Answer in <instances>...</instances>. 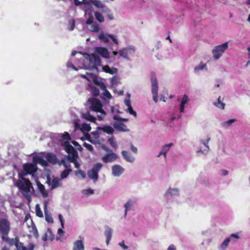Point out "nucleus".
I'll use <instances>...</instances> for the list:
<instances>
[{
  "label": "nucleus",
  "mask_w": 250,
  "mask_h": 250,
  "mask_svg": "<svg viewBox=\"0 0 250 250\" xmlns=\"http://www.w3.org/2000/svg\"><path fill=\"white\" fill-rule=\"evenodd\" d=\"M21 180H18L15 184L21 192L24 195L27 199L28 203L31 201V196L30 194V189L33 188L32 184L28 179L23 178Z\"/></svg>",
  "instance_id": "f257e3e1"
},
{
  "label": "nucleus",
  "mask_w": 250,
  "mask_h": 250,
  "mask_svg": "<svg viewBox=\"0 0 250 250\" xmlns=\"http://www.w3.org/2000/svg\"><path fill=\"white\" fill-rule=\"evenodd\" d=\"M88 102L90 104V109L100 113V115H98V118L99 121L102 120L105 115V112L103 109V104L101 101L96 98H92L88 99Z\"/></svg>",
  "instance_id": "f03ea898"
},
{
  "label": "nucleus",
  "mask_w": 250,
  "mask_h": 250,
  "mask_svg": "<svg viewBox=\"0 0 250 250\" xmlns=\"http://www.w3.org/2000/svg\"><path fill=\"white\" fill-rule=\"evenodd\" d=\"M38 170L37 166H35L34 163H27L23 164L22 170L19 173L18 176L20 178H25L28 175H33Z\"/></svg>",
  "instance_id": "7ed1b4c3"
},
{
  "label": "nucleus",
  "mask_w": 250,
  "mask_h": 250,
  "mask_svg": "<svg viewBox=\"0 0 250 250\" xmlns=\"http://www.w3.org/2000/svg\"><path fill=\"white\" fill-rule=\"evenodd\" d=\"M150 81L151 83V92L153 95V100L155 102H158V83L155 74L151 73Z\"/></svg>",
  "instance_id": "20e7f679"
},
{
  "label": "nucleus",
  "mask_w": 250,
  "mask_h": 250,
  "mask_svg": "<svg viewBox=\"0 0 250 250\" xmlns=\"http://www.w3.org/2000/svg\"><path fill=\"white\" fill-rule=\"evenodd\" d=\"M228 48V43L225 42L221 45L215 46L212 51L214 59H219Z\"/></svg>",
  "instance_id": "39448f33"
},
{
  "label": "nucleus",
  "mask_w": 250,
  "mask_h": 250,
  "mask_svg": "<svg viewBox=\"0 0 250 250\" xmlns=\"http://www.w3.org/2000/svg\"><path fill=\"white\" fill-rule=\"evenodd\" d=\"M103 165L100 163L95 164L91 169L87 171L88 176L94 182L96 181L98 178V172L102 167Z\"/></svg>",
  "instance_id": "423d86ee"
},
{
  "label": "nucleus",
  "mask_w": 250,
  "mask_h": 250,
  "mask_svg": "<svg viewBox=\"0 0 250 250\" xmlns=\"http://www.w3.org/2000/svg\"><path fill=\"white\" fill-rule=\"evenodd\" d=\"M10 230V224L6 219L0 220V232L3 235H8Z\"/></svg>",
  "instance_id": "0eeeda50"
},
{
  "label": "nucleus",
  "mask_w": 250,
  "mask_h": 250,
  "mask_svg": "<svg viewBox=\"0 0 250 250\" xmlns=\"http://www.w3.org/2000/svg\"><path fill=\"white\" fill-rule=\"evenodd\" d=\"M46 182L48 185L51 186V189L60 187L62 185L61 179H59L58 177H54L51 180L50 177L48 176Z\"/></svg>",
  "instance_id": "6e6552de"
},
{
  "label": "nucleus",
  "mask_w": 250,
  "mask_h": 250,
  "mask_svg": "<svg viewBox=\"0 0 250 250\" xmlns=\"http://www.w3.org/2000/svg\"><path fill=\"white\" fill-rule=\"evenodd\" d=\"M63 146L64 147L65 150L68 154V155L76 157L78 154L77 151L74 147L70 144L69 142L65 141L63 144Z\"/></svg>",
  "instance_id": "1a4fd4ad"
},
{
  "label": "nucleus",
  "mask_w": 250,
  "mask_h": 250,
  "mask_svg": "<svg viewBox=\"0 0 250 250\" xmlns=\"http://www.w3.org/2000/svg\"><path fill=\"white\" fill-rule=\"evenodd\" d=\"M87 56L86 59H88L89 62L94 66H99L101 64V60L98 55L95 54H91V55L86 54Z\"/></svg>",
  "instance_id": "9d476101"
},
{
  "label": "nucleus",
  "mask_w": 250,
  "mask_h": 250,
  "mask_svg": "<svg viewBox=\"0 0 250 250\" xmlns=\"http://www.w3.org/2000/svg\"><path fill=\"white\" fill-rule=\"evenodd\" d=\"M8 235H2L1 237L3 241L6 242L10 246L14 245L17 249V245L21 244V242L19 241V239L17 237L15 238H10L8 237Z\"/></svg>",
  "instance_id": "9b49d317"
},
{
  "label": "nucleus",
  "mask_w": 250,
  "mask_h": 250,
  "mask_svg": "<svg viewBox=\"0 0 250 250\" xmlns=\"http://www.w3.org/2000/svg\"><path fill=\"white\" fill-rule=\"evenodd\" d=\"M118 158V156L115 153L111 152L106 154L103 157L102 160L105 163L112 162L116 161Z\"/></svg>",
  "instance_id": "f8f14e48"
},
{
  "label": "nucleus",
  "mask_w": 250,
  "mask_h": 250,
  "mask_svg": "<svg viewBox=\"0 0 250 250\" xmlns=\"http://www.w3.org/2000/svg\"><path fill=\"white\" fill-rule=\"evenodd\" d=\"M135 50L131 47L122 48L119 51L120 56L123 58L128 59V55L134 53Z\"/></svg>",
  "instance_id": "ddd939ff"
},
{
  "label": "nucleus",
  "mask_w": 250,
  "mask_h": 250,
  "mask_svg": "<svg viewBox=\"0 0 250 250\" xmlns=\"http://www.w3.org/2000/svg\"><path fill=\"white\" fill-rule=\"evenodd\" d=\"M124 168L119 165H115L112 167V174L114 176L118 177L124 171Z\"/></svg>",
  "instance_id": "4468645a"
},
{
  "label": "nucleus",
  "mask_w": 250,
  "mask_h": 250,
  "mask_svg": "<svg viewBox=\"0 0 250 250\" xmlns=\"http://www.w3.org/2000/svg\"><path fill=\"white\" fill-rule=\"evenodd\" d=\"M45 158L46 159L47 162L53 165L57 164L58 162V159L56 155L51 152L47 153Z\"/></svg>",
  "instance_id": "2eb2a0df"
},
{
  "label": "nucleus",
  "mask_w": 250,
  "mask_h": 250,
  "mask_svg": "<svg viewBox=\"0 0 250 250\" xmlns=\"http://www.w3.org/2000/svg\"><path fill=\"white\" fill-rule=\"evenodd\" d=\"M35 245L33 243H29L28 245L25 246L23 243L18 244L17 245V249L15 250H34Z\"/></svg>",
  "instance_id": "dca6fc26"
},
{
  "label": "nucleus",
  "mask_w": 250,
  "mask_h": 250,
  "mask_svg": "<svg viewBox=\"0 0 250 250\" xmlns=\"http://www.w3.org/2000/svg\"><path fill=\"white\" fill-rule=\"evenodd\" d=\"M33 162L35 164V166H37L38 164L43 167H47L48 166L47 162L44 160L42 157L39 156H34Z\"/></svg>",
  "instance_id": "f3484780"
},
{
  "label": "nucleus",
  "mask_w": 250,
  "mask_h": 250,
  "mask_svg": "<svg viewBox=\"0 0 250 250\" xmlns=\"http://www.w3.org/2000/svg\"><path fill=\"white\" fill-rule=\"evenodd\" d=\"M84 243L82 240H78L74 242L72 250H84Z\"/></svg>",
  "instance_id": "a211bd4d"
},
{
  "label": "nucleus",
  "mask_w": 250,
  "mask_h": 250,
  "mask_svg": "<svg viewBox=\"0 0 250 250\" xmlns=\"http://www.w3.org/2000/svg\"><path fill=\"white\" fill-rule=\"evenodd\" d=\"M96 51L104 58L108 59L109 58V53L106 48L98 47L96 48Z\"/></svg>",
  "instance_id": "6ab92c4d"
},
{
  "label": "nucleus",
  "mask_w": 250,
  "mask_h": 250,
  "mask_svg": "<svg viewBox=\"0 0 250 250\" xmlns=\"http://www.w3.org/2000/svg\"><path fill=\"white\" fill-rule=\"evenodd\" d=\"M113 127L117 130L120 131L126 132V131H129V130L127 128L126 125L125 124L122 123H114L113 124Z\"/></svg>",
  "instance_id": "aec40b11"
},
{
  "label": "nucleus",
  "mask_w": 250,
  "mask_h": 250,
  "mask_svg": "<svg viewBox=\"0 0 250 250\" xmlns=\"http://www.w3.org/2000/svg\"><path fill=\"white\" fill-rule=\"evenodd\" d=\"M97 129L102 130L104 132L110 135L113 134L114 132V128L108 125H104L102 127H98Z\"/></svg>",
  "instance_id": "412c9836"
},
{
  "label": "nucleus",
  "mask_w": 250,
  "mask_h": 250,
  "mask_svg": "<svg viewBox=\"0 0 250 250\" xmlns=\"http://www.w3.org/2000/svg\"><path fill=\"white\" fill-rule=\"evenodd\" d=\"M37 185L38 186V189L41 193L42 196L44 198L47 197L48 196V193L45 190L44 185L41 184L40 181L37 182Z\"/></svg>",
  "instance_id": "4be33fe9"
},
{
  "label": "nucleus",
  "mask_w": 250,
  "mask_h": 250,
  "mask_svg": "<svg viewBox=\"0 0 250 250\" xmlns=\"http://www.w3.org/2000/svg\"><path fill=\"white\" fill-rule=\"evenodd\" d=\"M113 230L109 227H107L104 231V235L106 237V243L108 245L112 236Z\"/></svg>",
  "instance_id": "5701e85b"
},
{
  "label": "nucleus",
  "mask_w": 250,
  "mask_h": 250,
  "mask_svg": "<svg viewBox=\"0 0 250 250\" xmlns=\"http://www.w3.org/2000/svg\"><path fill=\"white\" fill-rule=\"evenodd\" d=\"M173 145V144L172 143H170L164 145L162 147V150L158 155V157H159L161 155H164V157L166 158L167 153L169 151L170 146H172Z\"/></svg>",
  "instance_id": "b1692460"
},
{
  "label": "nucleus",
  "mask_w": 250,
  "mask_h": 250,
  "mask_svg": "<svg viewBox=\"0 0 250 250\" xmlns=\"http://www.w3.org/2000/svg\"><path fill=\"white\" fill-rule=\"evenodd\" d=\"M42 239L44 241H52L54 239V235L50 229H48L46 232L42 237Z\"/></svg>",
  "instance_id": "393cba45"
},
{
  "label": "nucleus",
  "mask_w": 250,
  "mask_h": 250,
  "mask_svg": "<svg viewBox=\"0 0 250 250\" xmlns=\"http://www.w3.org/2000/svg\"><path fill=\"white\" fill-rule=\"evenodd\" d=\"M122 154L124 158L128 162L133 163L135 160V158L126 151H123Z\"/></svg>",
  "instance_id": "a878e982"
},
{
  "label": "nucleus",
  "mask_w": 250,
  "mask_h": 250,
  "mask_svg": "<svg viewBox=\"0 0 250 250\" xmlns=\"http://www.w3.org/2000/svg\"><path fill=\"white\" fill-rule=\"evenodd\" d=\"M44 212L45 217V220L49 223H53V220L50 214H49L47 208V204H44Z\"/></svg>",
  "instance_id": "bb28decb"
},
{
  "label": "nucleus",
  "mask_w": 250,
  "mask_h": 250,
  "mask_svg": "<svg viewBox=\"0 0 250 250\" xmlns=\"http://www.w3.org/2000/svg\"><path fill=\"white\" fill-rule=\"evenodd\" d=\"M88 1L89 2V5L92 4L98 8H102L104 9L105 7V5L100 0H89Z\"/></svg>",
  "instance_id": "cd10ccee"
},
{
  "label": "nucleus",
  "mask_w": 250,
  "mask_h": 250,
  "mask_svg": "<svg viewBox=\"0 0 250 250\" xmlns=\"http://www.w3.org/2000/svg\"><path fill=\"white\" fill-rule=\"evenodd\" d=\"M78 158V154L77 156H71L70 155H68L67 159L68 160L74 164L75 167L76 168H79L80 167V164L77 161V158Z\"/></svg>",
  "instance_id": "c85d7f7f"
},
{
  "label": "nucleus",
  "mask_w": 250,
  "mask_h": 250,
  "mask_svg": "<svg viewBox=\"0 0 250 250\" xmlns=\"http://www.w3.org/2000/svg\"><path fill=\"white\" fill-rule=\"evenodd\" d=\"M230 242V239L226 238L218 247V250H226L229 247V243Z\"/></svg>",
  "instance_id": "c756f323"
},
{
  "label": "nucleus",
  "mask_w": 250,
  "mask_h": 250,
  "mask_svg": "<svg viewBox=\"0 0 250 250\" xmlns=\"http://www.w3.org/2000/svg\"><path fill=\"white\" fill-rule=\"evenodd\" d=\"M83 117L84 119L92 123H96V119L91 115L89 112H86L83 114Z\"/></svg>",
  "instance_id": "7c9ffc66"
},
{
  "label": "nucleus",
  "mask_w": 250,
  "mask_h": 250,
  "mask_svg": "<svg viewBox=\"0 0 250 250\" xmlns=\"http://www.w3.org/2000/svg\"><path fill=\"white\" fill-rule=\"evenodd\" d=\"M103 69L105 72L110 74H114L117 72V69L116 68H110L107 65L104 66Z\"/></svg>",
  "instance_id": "2f4dec72"
},
{
  "label": "nucleus",
  "mask_w": 250,
  "mask_h": 250,
  "mask_svg": "<svg viewBox=\"0 0 250 250\" xmlns=\"http://www.w3.org/2000/svg\"><path fill=\"white\" fill-rule=\"evenodd\" d=\"M102 12L105 14L109 20H113L114 17L113 14L112 13L111 11L109 8L106 7V6L105 7V8L103 9Z\"/></svg>",
  "instance_id": "473e14b6"
},
{
  "label": "nucleus",
  "mask_w": 250,
  "mask_h": 250,
  "mask_svg": "<svg viewBox=\"0 0 250 250\" xmlns=\"http://www.w3.org/2000/svg\"><path fill=\"white\" fill-rule=\"evenodd\" d=\"M89 30L91 32H97L99 31L100 28L98 24L96 22H94L91 24L89 28Z\"/></svg>",
  "instance_id": "72a5a7b5"
},
{
  "label": "nucleus",
  "mask_w": 250,
  "mask_h": 250,
  "mask_svg": "<svg viewBox=\"0 0 250 250\" xmlns=\"http://www.w3.org/2000/svg\"><path fill=\"white\" fill-rule=\"evenodd\" d=\"M179 190L176 188H169L167 191V194H170V195H176L179 194Z\"/></svg>",
  "instance_id": "f704fd0d"
},
{
  "label": "nucleus",
  "mask_w": 250,
  "mask_h": 250,
  "mask_svg": "<svg viewBox=\"0 0 250 250\" xmlns=\"http://www.w3.org/2000/svg\"><path fill=\"white\" fill-rule=\"evenodd\" d=\"M74 4L76 6H79L83 4L89 6V2L87 0H74Z\"/></svg>",
  "instance_id": "c9c22d12"
},
{
  "label": "nucleus",
  "mask_w": 250,
  "mask_h": 250,
  "mask_svg": "<svg viewBox=\"0 0 250 250\" xmlns=\"http://www.w3.org/2000/svg\"><path fill=\"white\" fill-rule=\"evenodd\" d=\"M72 171L71 168L64 169L61 174V179H62L66 178Z\"/></svg>",
  "instance_id": "e433bc0d"
},
{
  "label": "nucleus",
  "mask_w": 250,
  "mask_h": 250,
  "mask_svg": "<svg viewBox=\"0 0 250 250\" xmlns=\"http://www.w3.org/2000/svg\"><path fill=\"white\" fill-rule=\"evenodd\" d=\"M214 104L217 107L224 109L225 108V104L221 101V97H219L217 102L214 103Z\"/></svg>",
  "instance_id": "4c0bfd02"
},
{
  "label": "nucleus",
  "mask_w": 250,
  "mask_h": 250,
  "mask_svg": "<svg viewBox=\"0 0 250 250\" xmlns=\"http://www.w3.org/2000/svg\"><path fill=\"white\" fill-rule=\"evenodd\" d=\"M96 19L100 22L104 21V18L103 16L99 12L96 11L94 13Z\"/></svg>",
  "instance_id": "58836bf2"
},
{
  "label": "nucleus",
  "mask_w": 250,
  "mask_h": 250,
  "mask_svg": "<svg viewBox=\"0 0 250 250\" xmlns=\"http://www.w3.org/2000/svg\"><path fill=\"white\" fill-rule=\"evenodd\" d=\"M107 142L112 147L114 148L115 149L117 148L118 146L116 142L114 140L113 137L109 138L108 139Z\"/></svg>",
  "instance_id": "ea45409f"
},
{
  "label": "nucleus",
  "mask_w": 250,
  "mask_h": 250,
  "mask_svg": "<svg viewBox=\"0 0 250 250\" xmlns=\"http://www.w3.org/2000/svg\"><path fill=\"white\" fill-rule=\"evenodd\" d=\"M91 128L89 124L84 123L82 124L81 129L83 132H84L85 131H89L91 130Z\"/></svg>",
  "instance_id": "a19ab883"
},
{
  "label": "nucleus",
  "mask_w": 250,
  "mask_h": 250,
  "mask_svg": "<svg viewBox=\"0 0 250 250\" xmlns=\"http://www.w3.org/2000/svg\"><path fill=\"white\" fill-rule=\"evenodd\" d=\"M93 81L95 84L99 85L102 90L104 91L106 89V86L103 82H98L97 80H94Z\"/></svg>",
  "instance_id": "79ce46f5"
},
{
  "label": "nucleus",
  "mask_w": 250,
  "mask_h": 250,
  "mask_svg": "<svg viewBox=\"0 0 250 250\" xmlns=\"http://www.w3.org/2000/svg\"><path fill=\"white\" fill-rule=\"evenodd\" d=\"M36 215L39 217H43V213L42 211L41 208L40 207L39 204H36Z\"/></svg>",
  "instance_id": "37998d69"
},
{
  "label": "nucleus",
  "mask_w": 250,
  "mask_h": 250,
  "mask_svg": "<svg viewBox=\"0 0 250 250\" xmlns=\"http://www.w3.org/2000/svg\"><path fill=\"white\" fill-rule=\"evenodd\" d=\"M228 238L230 239V241H232L233 242H235L237 240L239 239V236L238 234L232 233L230 234L229 237Z\"/></svg>",
  "instance_id": "c03bdc74"
},
{
  "label": "nucleus",
  "mask_w": 250,
  "mask_h": 250,
  "mask_svg": "<svg viewBox=\"0 0 250 250\" xmlns=\"http://www.w3.org/2000/svg\"><path fill=\"white\" fill-rule=\"evenodd\" d=\"M31 223L32 224V230L33 232V234L35 237H38L39 236V234L38 232V230L37 228H36L35 225L33 224V221L31 220Z\"/></svg>",
  "instance_id": "a18cd8bd"
},
{
  "label": "nucleus",
  "mask_w": 250,
  "mask_h": 250,
  "mask_svg": "<svg viewBox=\"0 0 250 250\" xmlns=\"http://www.w3.org/2000/svg\"><path fill=\"white\" fill-rule=\"evenodd\" d=\"M62 139L66 141H69L71 140V137L69 134L67 132H64L62 136Z\"/></svg>",
  "instance_id": "49530a36"
},
{
  "label": "nucleus",
  "mask_w": 250,
  "mask_h": 250,
  "mask_svg": "<svg viewBox=\"0 0 250 250\" xmlns=\"http://www.w3.org/2000/svg\"><path fill=\"white\" fill-rule=\"evenodd\" d=\"M92 94L94 96H98L99 95L100 92L99 89L95 86H92L91 87Z\"/></svg>",
  "instance_id": "de8ad7c7"
},
{
  "label": "nucleus",
  "mask_w": 250,
  "mask_h": 250,
  "mask_svg": "<svg viewBox=\"0 0 250 250\" xmlns=\"http://www.w3.org/2000/svg\"><path fill=\"white\" fill-rule=\"evenodd\" d=\"M99 38L104 42L107 43L109 42L108 37L106 36L103 34H100L99 36Z\"/></svg>",
  "instance_id": "09e8293b"
},
{
  "label": "nucleus",
  "mask_w": 250,
  "mask_h": 250,
  "mask_svg": "<svg viewBox=\"0 0 250 250\" xmlns=\"http://www.w3.org/2000/svg\"><path fill=\"white\" fill-rule=\"evenodd\" d=\"M75 174L78 176H81L83 179L85 178L86 174L84 171L82 170H79L78 171H75Z\"/></svg>",
  "instance_id": "8fccbe9b"
},
{
  "label": "nucleus",
  "mask_w": 250,
  "mask_h": 250,
  "mask_svg": "<svg viewBox=\"0 0 250 250\" xmlns=\"http://www.w3.org/2000/svg\"><path fill=\"white\" fill-rule=\"evenodd\" d=\"M125 216H126L127 212L133 209L132 204H125Z\"/></svg>",
  "instance_id": "3c124183"
},
{
  "label": "nucleus",
  "mask_w": 250,
  "mask_h": 250,
  "mask_svg": "<svg viewBox=\"0 0 250 250\" xmlns=\"http://www.w3.org/2000/svg\"><path fill=\"white\" fill-rule=\"evenodd\" d=\"M69 27L68 28L70 31L74 30L75 26V21L74 20H70L69 21Z\"/></svg>",
  "instance_id": "603ef678"
},
{
  "label": "nucleus",
  "mask_w": 250,
  "mask_h": 250,
  "mask_svg": "<svg viewBox=\"0 0 250 250\" xmlns=\"http://www.w3.org/2000/svg\"><path fill=\"white\" fill-rule=\"evenodd\" d=\"M236 121V120L234 119L229 120V121L224 122L223 123V125H224V126H227V127L230 126L233 123H234Z\"/></svg>",
  "instance_id": "864d4df0"
},
{
  "label": "nucleus",
  "mask_w": 250,
  "mask_h": 250,
  "mask_svg": "<svg viewBox=\"0 0 250 250\" xmlns=\"http://www.w3.org/2000/svg\"><path fill=\"white\" fill-rule=\"evenodd\" d=\"M83 146L84 147H85L86 149H87L88 150L90 151H92L93 150V146L89 144H87L85 142H84L83 144Z\"/></svg>",
  "instance_id": "5fc2aeb1"
},
{
  "label": "nucleus",
  "mask_w": 250,
  "mask_h": 250,
  "mask_svg": "<svg viewBox=\"0 0 250 250\" xmlns=\"http://www.w3.org/2000/svg\"><path fill=\"white\" fill-rule=\"evenodd\" d=\"M103 95L104 96L106 97L107 98H108L109 99H110L112 97L111 94L107 89L104 91Z\"/></svg>",
  "instance_id": "6e6d98bb"
},
{
  "label": "nucleus",
  "mask_w": 250,
  "mask_h": 250,
  "mask_svg": "<svg viewBox=\"0 0 250 250\" xmlns=\"http://www.w3.org/2000/svg\"><path fill=\"white\" fill-rule=\"evenodd\" d=\"M188 96L185 94L182 98V101H181V103L183 104H186L187 103V102H188Z\"/></svg>",
  "instance_id": "4d7b16f0"
},
{
  "label": "nucleus",
  "mask_w": 250,
  "mask_h": 250,
  "mask_svg": "<svg viewBox=\"0 0 250 250\" xmlns=\"http://www.w3.org/2000/svg\"><path fill=\"white\" fill-rule=\"evenodd\" d=\"M118 79L117 77L114 76L111 79V83L113 85H116L118 83Z\"/></svg>",
  "instance_id": "13d9d810"
},
{
  "label": "nucleus",
  "mask_w": 250,
  "mask_h": 250,
  "mask_svg": "<svg viewBox=\"0 0 250 250\" xmlns=\"http://www.w3.org/2000/svg\"><path fill=\"white\" fill-rule=\"evenodd\" d=\"M128 111L130 114L133 115L134 116H136V115H137L136 112L133 110L131 105L130 106H129V107H128Z\"/></svg>",
  "instance_id": "bf43d9fd"
},
{
  "label": "nucleus",
  "mask_w": 250,
  "mask_h": 250,
  "mask_svg": "<svg viewBox=\"0 0 250 250\" xmlns=\"http://www.w3.org/2000/svg\"><path fill=\"white\" fill-rule=\"evenodd\" d=\"M206 67V64H200L199 65H198L197 66H196L195 67V70H197V71H198V70H202L203 69H204Z\"/></svg>",
  "instance_id": "052dcab7"
},
{
  "label": "nucleus",
  "mask_w": 250,
  "mask_h": 250,
  "mask_svg": "<svg viewBox=\"0 0 250 250\" xmlns=\"http://www.w3.org/2000/svg\"><path fill=\"white\" fill-rule=\"evenodd\" d=\"M210 140V138H208L206 140H201V143L206 146V147L208 148V150L209 149V146L208 145V143L209 141ZM208 150H207L208 151Z\"/></svg>",
  "instance_id": "680f3d73"
},
{
  "label": "nucleus",
  "mask_w": 250,
  "mask_h": 250,
  "mask_svg": "<svg viewBox=\"0 0 250 250\" xmlns=\"http://www.w3.org/2000/svg\"><path fill=\"white\" fill-rule=\"evenodd\" d=\"M108 37L114 42L116 44H118V42L116 37L113 35H109Z\"/></svg>",
  "instance_id": "e2e57ef3"
},
{
  "label": "nucleus",
  "mask_w": 250,
  "mask_h": 250,
  "mask_svg": "<svg viewBox=\"0 0 250 250\" xmlns=\"http://www.w3.org/2000/svg\"><path fill=\"white\" fill-rule=\"evenodd\" d=\"M61 164L67 168H70V165L69 164H67L64 160H61Z\"/></svg>",
  "instance_id": "0e129e2a"
},
{
  "label": "nucleus",
  "mask_w": 250,
  "mask_h": 250,
  "mask_svg": "<svg viewBox=\"0 0 250 250\" xmlns=\"http://www.w3.org/2000/svg\"><path fill=\"white\" fill-rule=\"evenodd\" d=\"M119 245L124 250H127L128 249V247L125 244L124 241L119 243Z\"/></svg>",
  "instance_id": "69168bd1"
},
{
  "label": "nucleus",
  "mask_w": 250,
  "mask_h": 250,
  "mask_svg": "<svg viewBox=\"0 0 250 250\" xmlns=\"http://www.w3.org/2000/svg\"><path fill=\"white\" fill-rule=\"evenodd\" d=\"M93 23L94 22H93V19L92 17H89L86 21V23L87 24H91Z\"/></svg>",
  "instance_id": "338daca9"
},
{
  "label": "nucleus",
  "mask_w": 250,
  "mask_h": 250,
  "mask_svg": "<svg viewBox=\"0 0 250 250\" xmlns=\"http://www.w3.org/2000/svg\"><path fill=\"white\" fill-rule=\"evenodd\" d=\"M167 250H176V248L173 244H171L169 246Z\"/></svg>",
  "instance_id": "774afa93"
}]
</instances>
